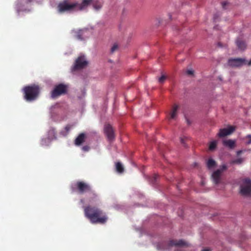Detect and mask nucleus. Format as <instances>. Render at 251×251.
<instances>
[{
	"label": "nucleus",
	"instance_id": "obj_1",
	"mask_svg": "<svg viewBox=\"0 0 251 251\" xmlns=\"http://www.w3.org/2000/svg\"><path fill=\"white\" fill-rule=\"evenodd\" d=\"M85 216L92 224H105L108 218L106 214L100 208L88 205L84 208Z\"/></svg>",
	"mask_w": 251,
	"mask_h": 251
},
{
	"label": "nucleus",
	"instance_id": "obj_2",
	"mask_svg": "<svg viewBox=\"0 0 251 251\" xmlns=\"http://www.w3.org/2000/svg\"><path fill=\"white\" fill-rule=\"evenodd\" d=\"M24 99L27 101L35 100L39 96L40 88L35 84L25 86L23 89Z\"/></svg>",
	"mask_w": 251,
	"mask_h": 251
},
{
	"label": "nucleus",
	"instance_id": "obj_3",
	"mask_svg": "<svg viewBox=\"0 0 251 251\" xmlns=\"http://www.w3.org/2000/svg\"><path fill=\"white\" fill-rule=\"evenodd\" d=\"M77 2L70 3L68 0H64L62 2L58 4L57 6L58 11L59 13L72 12L77 10Z\"/></svg>",
	"mask_w": 251,
	"mask_h": 251
},
{
	"label": "nucleus",
	"instance_id": "obj_4",
	"mask_svg": "<svg viewBox=\"0 0 251 251\" xmlns=\"http://www.w3.org/2000/svg\"><path fill=\"white\" fill-rule=\"evenodd\" d=\"M68 90V85L63 83L56 85L51 92V97L55 99L61 95H65L67 93Z\"/></svg>",
	"mask_w": 251,
	"mask_h": 251
},
{
	"label": "nucleus",
	"instance_id": "obj_5",
	"mask_svg": "<svg viewBox=\"0 0 251 251\" xmlns=\"http://www.w3.org/2000/svg\"><path fill=\"white\" fill-rule=\"evenodd\" d=\"M75 185L79 193L83 194L85 192H91L94 198L97 197V194L92 191L91 187L88 183L84 181H79L76 182Z\"/></svg>",
	"mask_w": 251,
	"mask_h": 251
},
{
	"label": "nucleus",
	"instance_id": "obj_6",
	"mask_svg": "<svg viewBox=\"0 0 251 251\" xmlns=\"http://www.w3.org/2000/svg\"><path fill=\"white\" fill-rule=\"evenodd\" d=\"M227 167L226 165H222L219 169L214 171L211 175V178L214 183L218 184L221 182V176L222 173L226 170Z\"/></svg>",
	"mask_w": 251,
	"mask_h": 251
},
{
	"label": "nucleus",
	"instance_id": "obj_7",
	"mask_svg": "<svg viewBox=\"0 0 251 251\" xmlns=\"http://www.w3.org/2000/svg\"><path fill=\"white\" fill-rule=\"evenodd\" d=\"M240 193L242 195L248 196L251 194V179L245 178L240 186Z\"/></svg>",
	"mask_w": 251,
	"mask_h": 251
},
{
	"label": "nucleus",
	"instance_id": "obj_8",
	"mask_svg": "<svg viewBox=\"0 0 251 251\" xmlns=\"http://www.w3.org/2000/svg\"><path fill=\"white\" fill-rule=\"evenodd\" d=\"M228 63L231 67H240L247 63L250 66L251 65V59L247 63L246 59L244 58H231L228 60Z\"/></svg>",
	"mask_w": 251,
	"mask_h": 251
},
{
	"label": "nucleus",
	"instance_id": "obj_9",
	"mask_svg": "<svg viewBox=\"0 0 251 251\" xmlns=\"http://www.w3.org/2000/svg\"><path fill=\"white\" fill-rule=\"evenodd\" d=\"M88 64L84 56H81L77 58L75 61V65L74 67V70H78L84 68Z\"/></svg>",
	"mask_w": 251,
	"mask_h": 251
},
{
	"label": "nucleus",
	"instance_id": "obj_10",
	"mask_svg": "<svg viewBox=\"0 0 251 251\" xmlns=\"http://www.w3.org/2000/svg\"><path fill=\"white\" fill-rule=\"evenodd\" d=\"M104 131L109 141H112L115 138L114 130L110 125H105L104 126Z\"/></svg>",
	"mask_w": 251,
	"mask_h": 251
},
{
	"label": "nucleus",
	"instance_id": "obj_11",
	"mask_svg": "<svg viewBox=\"0 0 251 251\" xmlns=\"http://www.w3.org/2000/svg\"><path fill=\"white\" fill-rule=\"evenodd\" d=\"M235 130V127L233 126H229L227 128H222L219 130L218 135L219 137H224L231 134Z\"/></svg>",
	"mask_w": 251,
	"mask_h": 251
},
{
	"label": "nucleus",
	"instance_id": "obj_12",
	"mask_svg": "<svg viewBox=\"0 0 251 251\" xmlns=\"http://www.w3.org/2000/svg\"><path fill=\"white\" fill-rule=\"evenodd\" d=\"M168 245L169 247L173 246L182 247H188L189 246L188 243L183 240H179L178 241L172 240L169 242Z\"/></svg>",
	"mask_w": 251,
	"mask_h": 251
},
{
	"label": "nucleus",
	"instance_id": "obj_13",
	"mask_svg": "<svg viewBox=\"0 0 251 251\" xmlns=\"http://www.w3.org/2000/svg\"><path fill=\"white\" fill-rule=\"evenodd\" d=\"M86 138V134L84 133H81L78 135L75 141V144L76 146L81 145L85 140Z\"/></svg>",
	"mask_w": 251,
	"mask_h": 251
},
{
	"label": "nucleus",
	"instance_id": "obj_14",
	"mask_svg": "<svg viewBox=\"0 0 251 251\" xmlns=\"http://www.w3.org/2000/svg\"><path fill=\"white\" fill-rule=\"evenodd\" d=\"M93 2V0H82L81 3H77L76 7L77 10H82L87 7Z\"/></svg>",
	"mask_w": 251,
	"mask_h": 251
},
{
	"label": "nucleus",
	"instance_id": "obj_15",
	"mask_svg": "<svg viewBox=\"0 0 251 251\" xmlns=\"http://www.w3.org/2000/svg\"><path fill=\"white\" fill-rule=\"evenodd\" d=\"M206 165L208 170H213L217 166L216 162L212 158H209L206 162Z\"/></svg>",
	"mask_w": 251,
	"mask_h": 251
},
{
	"label": "nucleus",
	"instance_id": "obj_16",
	"mask_svg": "<svg viewBox=\"0 0 251 251\" xmlns=\"http://www.w3.org/2000/svg\"><path fill=\"white\" fill-rule=\"evenodd\" d=\"M72 32L74 34V36L77 39L79 40H83L84 39L82 36L84 35L85 30L81 29L79 30H73Z\"/></svg>",
	"mask_w": 251,
	"mask_h": 251
},
{
	"label": "nucleus",
	"instance_id": "obj_17",
	"mask_svg": "<svg viewBox=\"0 0 251 251\" xmlns=\"http://www.w3.org/2000/svg\"><path fill=\"white\" fill-rule=\"evenodd\" d=\"M178 105L174 104L170 114V119H175L177 116V112L178 109Z\"/></svg>",
	"mask_w": 251,
	"mask_h": 251
},
{
	"label": "nucleus",
	"instance_id": "obj_18",
	"mask_svg": "<svg viewBox=\"0 0 251 251\" xmlns=\"http://www.w3.org/2000/svg\"><path fill=\"white\" fill-rule=\"evenodd\" d=\"M223 145L230 149H233L235 146V142L231 139L224 140Z\"/></svg>",
	"mask_w": 251,
	"mask_h": 251
},
{
	"label": "nucleus",
	"instance_id": "obj_19",
	"mask_svg": "<svg viewBox=\"0 0 251 251\" xmlns=\"http://www.w3.org/2000/svg\"><path fill=\"white\" fill-rule=\"evenodd\" d=\"M32 0H17V7L20 8L21 6H25V5L30 3Z\"/></svg>",
	"mask_w": 251,
	"mask_h": 251
},
{
	"label": "nucleus",
	"instance_id": "obj_20",
	"mask_svg": "<svg viewBox=\"0 0 251 251\" xmlns=\"http://www.w3.org/2000/svg\"><path fill=\"white\" fill-rule=\"evenodd\" d=\"M236 45L239 49L242 50H244L246 48V45L245 43L241 40H237L236 41Z\"/></svg>",
	"mask_w": 251,
	"mask_h": 251
},
{
	"label": "nucleus",
	"instance_id": "obj_21",
	"mask_svg": "<svg viewBox=\"0 0 251 251\" xmlns=\"http://www.w3.org/2000/svg\"><path fill=\"white\" fill-rule=\"evenodd\" d=\"M116 169L117 172H118L119 173H122L124 171V167L123 166L122 164L119 162H117L116 163Z\"/></svg>",
	"mask_w": 251,
	"mask_h": 251
},
{
	"label": "nucleus",
	"instance_id": "obj_22",
	"mask_svg": "<svg viewBox=\"0 0 251 251\" xmlns=\"http://www.w3.org/2000/svg\"><path fill=\"white\" fill-rule=\"evenodd\" d=\"M244 161V158H239L236 159L232 160L230 161V163L231 164H241Z\"/></svg>",
	"mask_w": 251,
	"mask_h": 251
},
{
	"label": "nucleus",
	"instance_id": "obj_23",
	"mask_svg": "<svg viewBox=\"0 0 251 251\" xmlns=\"http://www.w3.org/2000/svg\"><path fill=\"white\" fill-rule=\"evenodd\" d=\"M217 145V142L216 141H213L210 143L209 149L210 151H213L216 149Z\"/></svg>",
	"mask_w": 251,
	"mask_h": 251
},
{
	"label": "nucleus",
	"instance_id": "obj_24",
	"mask_svg": "<svg viewBox=\"0 0 251 251\" xmlns=\"http://www.w3.org/2000/svg\"><path fill=\"white\" fill-rule=\"evenodd\" d=\"M94 8L96 10H99L101 7V4L100 2H96L93 4Z\"/></svg>",
	"mask_w": 251,
	"mask_h": 251
},
{
	"label": "nucleus",
	"instance_id": "obj_25",
	"mask_svg": "<svg viewBox=\"0 0 251 251\" xmlns=\"http://www.w3.org/2000/svg\"><path fill=\"white\" fill-rule=\"evenodd\" d=\"M166 79V76L165 75H162L161 77H160L158 78V82L162 84L164 82Z\"/></svg>",
	"mask_w": 251,
	"mask_h": 251
},
{
	"label": "nucleus",
	"instance_id": "obj_26",
	"mask_svg": "<svg viewBox=\"0 0 251 251\" xmlns=\"http://www.w3.org/2000/svg\"><path fill=\"white\" fill-rule=\"evenodd\" d=\"M118 48V46L117 44H115L111 49L110 52L111 53L114 52L116 50H117Z\"/></svg>",
	"mask_w": 251,
	"mask_h": 251
},
{
	"label": "nucleus",
	"instance_id": "obj_27",
	"mask_svg": "<svg viewBox=\"0 0 251 251\" xmlns=\"http://www.w3.org/2000/svg\"><path fill=\"white\" fill-rule=\"evenodd\" d=\"M82 149L84 151H88L90 149V147L88 146H84L82 147Z\"/></svg>",
	"mask_w": 251,
	"mask_h": 251
},
{
	"label": "nucleus",
	"instance_id": "obj_28",
	"mask_svg": "<svg viewBox=\"0 0 251 251\" xmlns=\"http://www.w3.org/2000/svg\"><path fill=\"white\" fill-rule=\"evenodd\" d=\"M228 3L226 1H223L222 2V6L223 9H226V5H227Z\"/></svg>",
	"mask_w": 251,
	"mask_h": 251
},
{
	"label": "nucleus",
	"instance_id": "obj_29",
	"mask_svg": "<svg viewBox=\"0 0 251 251\" xmlns=\"http://www.w3.org/2000/svg\"><path fill=\"white\" fill-rule=\"evenodd\" d=\"M186 73L188 75H192L194 74V71L192 70H188L187 71Z\"/></svg>",
	"mask_w": 251,
	"mask_h": 251
},
{
	"label": "nucleus",
	"instance_id": "obj_30",
	"mask_svg": "<svg viewBox=\"0 0 251 251\" xmlns=\"http://www.w3.org/2000/svg\"><path fill=\"white\" fill-rule=\"evenodd\" d=\"M247 138L249 139V140L247 142V144H251V135H248L247 136Z\"/></svg>",
	"mask_w": 251,
	"mask_h": 251
},
{
	"label": "nucleus",
	"instance_id": "obj_31",
	"mask_svg": "<svg viewBox=\"0 0 251 251\" xmlns=\"http://www.w3.org/2000/svg\"><path fill=\"white\" fill-rule=\"evenodd\" d=\"M184 139H185V138L184 137H180V142H181V144L184 145V146H185Z\"/></svg>",
	"mask_w": 251,
	"mask_h": 251
},
{
	"label": "nucleus",
	"instance_id": "obj_32",
	"mask_svg": "<svg viewBox=\"0 0 251 251\" xmlns=\"http://www.w3.org/2000/svg\"><path fill=\"white\" fill-rule=\"evenodd\" d=\"M243 151L242 150H239V151H237V155L238 156L240 155L242 152H243Z\"/></svg>",
	"mask_w": 251,
	"mask_h": 251
},
{
	"label": "nucleus",
	"instance_id": "obj_33",
	"mask_svg": "<svg viewBox=\"0 0 251 251\" xmlns=\"http://www.w3.org/2000/svg\"><path fill=\"white\" fill-rule=\"evenodd\" d=\"M70 129V127L69 126H67L66 127H65V129L66 131H69Z\"/></svg>",
	"mask_w": 251,
	"mask_h": 251
},
{
	"label": "nucleus",
	"instance_id": "obj_34",
	"mask_svg": "<svg viewBox=\"0 0 251 251\" xmlns=\"http://www.w3.org/2000/svg\"><path fill=\"white\" fill-rule=\"evenodd\" d=\"M201 251H210V250L209 249H204L202 250Z\"/></svg>",
	"mask_w": 251,
	"mask_h": 251
},
{
	"label": "nucleus",
	"instance_id": "obj_35",
	"mask_svg": "<svg viewBox=\"0 0 251 251\" xmlns=\"http://www.w3.org/2000/svg\"><path fill=\"white\" fill-rule=\"evenodd\" d=\"M156 177H157V176H156V175H155V176H154V181H155V179H156Z\"/></svg>",
	"mask_w": 251,
	"mask_h": 251
}]
</instances>
